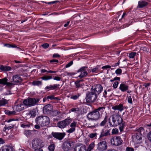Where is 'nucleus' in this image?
I'll return each mask as SVG.
<instances>
[{
  "label": "nucleus",
  "mask_w": 151,
  "mask_h": 151,
  "mask_svg": "<svg viewBox=\"0 0 151 151\" xmlns=\"http://www.w3.org/2000/svg\"><path fill=\"white\" fill-rule=\"evenodd\" d=\"M104 107H99L88 113L87 117L89 120H97L99 119L105 109Z\"/></svg>",
  "instance_id": "obj_1"
},
{
  "label": "nucleus",
  "mask_w": 151,
  "mask_h": 151,
  "mask_svg": "<svg viewBox=\"0 0 151 151\" xmlns=\"http://www.w3.org/2000/svg\"><path fill=\"white\" fill-rule=\"evenodd\" d=\"M111 117L114 127L119 125L120 131L121 132H122L123 130L124 125L121 116L117 114H115L112 115Z\"/></svg>",
  "instance_id": "obj_2"
},
{
  "label": "nucleus",
  "mask_w": 151,
  "mask_h": 151,
  "mask_svg": "<svg viewBox=\"0 0 151 151\" xmlns=\"http://www.w3.org/2000/svg\"><path fill=\"white\" fill-rule=\"evenodd\" d=\"M37 124L42 127L48 125L50 122L49 118L46 116H40L37 117L35 120Z\"/></svg>",
  "instance_id": "obj_3"
},
{
  "label": "nucleus",
  "mask_w": 151,
  "mask_h": 151,
  "mask_svg": "<svg viewBox=\"0 0 151 151\" xmlns=\"http://www.w3.org/2000/svg\"><path fill=\"white\" fill-rule=\"evenodd\" d=\"M97 97L96 93L91 90V92L87 93L86 99L87 102H93L96 100Z\"/></svg>",
  "instance_id": "obj_4"
},
{
  "label": "nucleus",
  "mask_w": 151,
  "mask_h": 151,
  "mask_svg": "<svg viewBox=\"0 0 151 151\" xmlns=\"http://www.w3.org/2000/svg\"><path fill=\"white\" fill-rule=\"evenodd\" d=\"M39 100L35 98H29L24 100L23 101L24 104L27 107H30L35 105Z\"/></svg>",
  "instance_id": "obj_5"
},
{
  "label": "nucleus",
  "mask_w": 151,
  "mask_h": 151,
  "mask_svg": "<svg viewBox=\"0 0 151 151\" xmlns=\"http://www.w3.org/2000/svg\"><path fill=\"white\" fill-rule=\"evenodd\" d=\"M32 145L33 148L35 150L37 151H43L41 149V142L40 139H35L32 141Z\"/></svg>",
  "instance_id": "obj_6"
},
{
  "label": "nucleus",
  "mask_w": 151,
  "mask_h": 151,
  "mask_svg": "<svg viewBox=\"0 0 151 151\" xmlns=\"http://www.w3.org/2000/svg\"><path fill=\"white\" fill-rule=\"evenodd\" d=\"M107 147V143L105 140L100 141L97 145V149L99 151H106Z\"/></svg>",
  "instance_id": "obj_7"
},
{
  "label": "nucleus",
  "mask_w": 151,
  "mask_h": 151,
  "mask_svg": "<svg viewBox=\"0 0 151 151\" xmlns=\"http://www.w3.org/2000/svg\"><path fill=\"white\" fill-rule=\"evenodd\" d=\"M111 144L115 146H119L121 145L123 140L119 136L114 137L112 138L110 140Z\"/></svg>",
  "instance_id": "obj_8"
},
{
  "label": "nucleus",
  "mask_w": 151,
  "mask_h": 151,
  "mask_svg": "<svg viewBox=\"0 0 151 151\" xmlns=\"http://www.w3.org/2000/svg\"><path fill=\"white\" fill-rule=\"evenodd\" d=\"M71 122V119L67 118L63 121L58 122L57 123V126L60 128H63L68 125Z\"/></svg>",
  "instance_id": "obj_9"
},
{
  "label": "nucleus",
  "mask_w": 151,
  "mask_h": 151,
  "mask_svg": "<svg viewBox=\"0 0 151 151\" xmlns=\"http://www.w3.org/2000/svg\"><path fill=\"white\" fill-rule=\"evenodd\" d=\"M74 142L66 141L64 142L62 145V148L65 151H68L70 150L73 146Z\"/></svg>",
  "instance_id": "obj_10"
},
{
  "label": "nucleus",
  "mask_w": 151,
  "mask_h": 151,
  "mask_svg": "<svg viewBox=\"0 0 151 151\" xmlns=\"http://www.w3.org/2000/svg\"><path fill=\"white\" fill-rule=\"evenodd\" d=\"M87 68L88 67L87 66H83L78 70V73L81 72V74L78 76V77L81 78L86 76L88 75V73L86 71Z\"/></svg>",
  "instance_id": "obj_11"
},
{
  "label": "nucleus",
  "mask_w": 151,
  "mask_h": 151,
  "mask_svg": "<svg viewBox=\"0 0 151 151\" xmlns=\"http://www.w3.org/2000/svg\"><path fill=\"white\" fill-rule=\"evenodd\" d=\"M103 90V87L99 84L95 85L93 86L91 88V90L98 95L101 93Z\"/></svg>",
  "instance_id": "obj_12"
},
{
  "label": "nucleus",
  "mask_w": 151,
  "mask_h": 151,
  "mask_svg": "<svg viewBox=\"0 0 151 151\" xmlns=\"http://www.w3.org/2000/svg\"><path fill=\"white\" fill-rule=\"evenodd\" d=\"M52 135L55 138L58 140H61L65 137L66 135V134L65 132H52Z\"/></svg>",
  "instance_id": "obj_13"
},
{
  "label": "nucleus",
  "mask_w": 151,
  "mask_h": 151,
  "mask_svg": "<svg viewBox=\"0 0 151 151\" xmlns=\"http://www.w3.org/2000/svg\"><path fill=\"white\" fill-rule=\"evenodd\" d=\"M142 135L140 134H136L133 136V141L136 144H139L142 142Z\"/></svg>",
  "instance_id": "obj_14"
},
{
  "label": "nucleus",
  "mask_w": 151,
  "mask_h": 151,
  "mask_svg": "<svg viewBox=\"0 0 151 151\" xmlns=\"http://www.w3.org/2000/svg\"><path fill=\"white\" fill-rule=\"evenodd\" d=\"M77 126V122L75 121H73L70 125V128L66 130V132L69 133H71L74 132Z\"/></svg>",
  "instance_id": "obj_15"
},
{
  "label": "nucleus",
  "mask_w": 151,
  "mask_h": 151,
  "mask_svg": "<svg viewBox=\"0 0 151 151\" xmlns=\"http://www.w3.org/2000/svg\"><path fill=\"white\" fill-rule=\"evenodd\" d=\"M52 110V106L50 104H49L44 107L43 112L44 114H48L51 113Z\"/></svg>",
  "instance_id": "obj_16"
},
{
  "label": "nucleus",
  "mask_w": 151,
  "mask_h": 151,
  "mask_svg": "<svg viewBox=\"0 0 151 151\" xmlns=\"http://www.w3.org/2000/svg\"><path fill=\"white\" fill-rule=\"evenodd\" d=\"M12 82L15 83L20 82L22 81V78L18 75H15L13 76L12 79Z\"/></svg>",
  "instance_id": "obj_17"
},
{
  "label": "nucleus",
  "mask_w": 151,
  "mask_h": 151,
  "mask_svg": "<svg viewBox=\"0 0 151 151\" xmlns=\"http://www.w3.org/2000/svg\"><path fill=\"white\" fill-rule=\"evenodd\" d=\"M86 147L84 145H79L73 148V151H86Z\"/></svg>",
  "instance_id": "obj_18"
},
{
  "label": "nucleus",
  "mask_w": 151,
  "mask_h": 151,
  "mask_svg": "<svg viewBox=\"0 0 151 151\" xmlns=\"http://www.w3.org/2000/svg\"><path fill=\"white\" fill-rule=\"evenodd\" d=\"M111 129L108 130H105L103 129L101 132V134L100 137H103L107 136L110 134V131Z\"/></svg>",
  "instance_id": "obj_19"
},
{
  "label": "nucleus",
  "mask_w": 151,
  "mask_h": 151,
  "mask_svg": "<svg viewBox=\"0 0 151 151\" xmlns=\"http://www.w3.org/2000/svg\"><path fill=\"white\" fill-rule=\"evenodd\" d=\"M59 86V84H54L53 85H50L47 86L45 88V89L47 91H48L50 90L55 89L56 88Z\"/></svg>",
  "instance_id": "obj_20"
},
{
  "label": "nucleus",
  "mask_w": 151,
  "mask_h": 151,
  "mask_svg": "<svg viewBox=\"0 0 151 151\" xmlns=\"http://www.w3.org/2000/svg\"><path fill=\"white\" fill-rule=\"evenodd\" d=\"M91 72L92 73L94 74L98 73H101L102 71L101 70L100 66L97 65L91 69Z\"/></svg>",
  "instance_id": "obj_21"
},
{
  "label": "nucleus",
  "mask_w": 151,
  "mask_h": 151,
  "mask_svg": "<svg viewBox=\"0 0 151 151\" xmlns=\"http://www.w3.org/2000/svg\"><path fill=\"white\" fill-rule=\"evenodd\" d=\"M119 89L122 92L127 91L128 89V86L124 83H122L120 84Z\"/></svg>",
  "instance_id": "obj_22"
},
{
  "label": "nucleus",
  "mask_w": 151,
  "mask_h": 151,
  "mask_svg": "<svg viewBox=\"0 0 151 151\" xmlns=\"http://www.w3.org/2000/svg\"><path fill=\"white\" fill-rule=\"evenodd\" d=\"M148 4V3L145 0H140L138 1V7L142 8L146 6Z\"/></svg>",
  "instance_id": "obj_23"
},
{
  "label": "nucleus",
  "mask_w": 151,
  "mask_h": 151,
  "mask_svg": "<svg viewBox=\"0 0 151 151\" xmlns=\"http://www.w3.org/2000/svg\"><path fill=\"white\" fill-rule=\"evenodd\" d=\"M24 105L22 104H18L14 107L15 111L18 112L23 110L24 109Z\"/></svg>",
  "instance_id": "obj_24"
},
{
  "label": "nucleus",
  "mask_w": 151,
  "mask_h": 151,
  "mask_svg": "<svg viewBox=\"0 0 151 151\" xmlns=\"http://www.w3.org/2000/svg\"><path fill=\"white\" fill-rule=\"evenodd\" d=\"M112 109L114 110H118L122 111L123 110V106L122 104H120L119 105L112 106Z\"/></svg>",
  "instance_id": "obj_25"
},
{
  "label": "nucleus",
  "mask_w": 151,
  "mask_h": 151,
  "mask_svg": "<svg viewBox=\"0 0 151 151\" xmlns=\"http://www.w3.org/2000/svg\"><path fill=\"white\" fill-rule=\"evenodd\" d=\"M108 116L107 114L106 115L104 120L102 121L100 124V126H104L106 124L108 119Z\"/></svg>",
  "instance_id": "obj_26"
},
{
  "label": "nucleus",
  "mask_w": 151,
  "mask_h": 151,
  "mask_svg": "<svg viewBox=\"0 0 151 151\" xmlns=\"http://www.w3.org/2000/svg\"><path fill=\"white\" fill-rule=\"evenodd\" d=\"M0 69L2 70L9 71L11 70V68L9 66L0 65Z\"/></svg>",
  "instance_id": "obj_27"
},
{
  "label": "nucleus",
  "mask_w": 151,
  "mask_h": 151,
  "mask_svg": "<svg viewBox=\"0 0 151 151\" xmlns=\"http://www.w3.org/2000/svg\"><path fill=\"white\" fill-rule=\"evenodd\" d=\"M4 112L8 116H11L15 114L16 112L15 111H10L8 110H6Z\"/></svg>",
  "instance_id": "obj_28"
},
{
  "label": "nucleus",
  "mask_w": 151,
  "mask_h": 151,
  "mask_svg": "<svg viewBox=\"0 0 151 151\" xmlns=\"http://www.w3.org/2000/svg\"><path fill=\"white\" fill-rule=\"evenodd\" d=\"M32 84L34 86H39L42 85V82L39 81H34L32 82Z\"/></svg>",
  "instance_id": "obj_29"
},
{
  "label": "nucleus",
  "mask_w": 151,
  "mask_h": 151,
  "mask_svg": "<svg viewBox=\"0 0 151 151\" xmlns=\"http://www.w3.org/2000/svg\"><path fill=\"white\" fill-rule=\"evenodd\" d=\"M8 81V79L6 78L0 79V84L3 85H6V83Z\"/></svg>",
  "instance_id": "obj_30"
},
{
  "label": "nucleus",
  "mask_w": 151,
  "mask_h": 151,
  "mask_svg": "<svg viewBox=\"0 0 151 151\" xmlns=\"http://www.w3.org/2000/svg\"><path fill=\"white\" fill-rule=\"evenodd\" d=\"M40 78L43 80L47 81L52 78V76H45Z\"/></svg>",
  "instance_id": "obj_31"
},
{
  "label": "nucleus",
  "mask_w": 151,
  "mask_h": 151,
  "mask_svg": "<svg viewBox=\"0 0 151 151\" xmlns=\"http://www.w3.org/2000/svg\"><path fill=\"white\" fill-rule=\"evenodd\" d=\"M29 114L32 117H34L36 116V113L35 109H33L29 111Z\"/></svg>",
  "instance_id": "obj_32"
},
{
  "label": "nucleus",
  "mask_w": 151,
  "mask_h": 151,
  "mask_svg": "<svg viewBox=\"0 0 151 151\" xmlns=\"http://www.w3.org/2000/svg\"><path fill=\"white\" fill-rule=\"evenodd\" d=\"M96 127V125L93 122H91L88 124V126H87L88 128L91 129H93Z\"/></svg>",
  "instance_id": "obj_33"
},
{
  "label": "nucleus",
  "mask_w": 151,
  "mask_h": 151,
  "mask_svg": "<svg viewBox=\"0 0 151 151\" xmlns=\"http://www.w3.org/2000/svg\"><path fill=\"white\" fill-rule=\"evenodd\" d=\"M47 99H50V100H59V99L58 97H55L53 95H51L48 96L47 97Z\"/></svg>",
  "instance_id": "obj_34"
},
{
  "label": "nucleus",
  "mask_w": 151,
  "mask_h": 151,
  "mask_svg": "<svg viewBox=\"0 0 151 151\" xmlns=\"http://www.w3.org/2000/svg\"><path fill=\"white\" fill-rule=\"evenodd\" d=\"M97 133H92L88 135L89 137L91 139L94 138L96 139L97 137Z\"/></svg>",
  "instance_id": "obj_35"
},
{
  "label": "nucleus",
  "mask_w": 151,
  "mask_h": 151,
  "mask_svg": "<svg viewBox=\"0 0 151 151\" xmlns=\"http://www.w3.org/2000/svg\"><path fill=\"white\" fill-rule=\"evenodd\" d=\"M119 133L118 129L117 128L113 129L112 130L111 134L113 135L118 134Z\"/></svg>",
  "instance_id": "obj_36"
},
{
  "label": "nucleus",
  "mask_w": 151,
  "mask_h": 151,
  "mask_svg": "<svg viewBox=\"0 0 151 151\" xmlns=\"http://www.w3.org/2000/svg\"><path fill=\"white\" fill-rule=\"evenodd\" d=\"M48 149L50 151H54L55 149V145L53 144L50 145L49 146Z\"/></svg>",
  "instance_id": "obj_37"
},
{
  "label": "nucleus",
  "mask_w": 151,
  "mask_h": 151,
  "mask_svg": "<svg viewBox=\"0 0 151 151\" xmlns=\"http://www.w3.org/2000/svg\"><path fill=\"white\" fill-rule=\"evenodd\" d=\"M95 146V144L94 143V142H92L89 145L88 149L91 150L93 149Z\"/></svg>",
  "instance_id": "obj_38"
},
{
  "label": "nucleus",
  "mask_w": 151,
  "mask_h": 151,
  "mask_svg": "<svg viewBox=\"0 0 151 151\" xmlns=\"http://www.w3.org/2000/svg\"><path fill=\"white\" fill-rule=\"evenodd\" d=\"M3 151H14L12 148L11 147H6L3 150Z\"/></svg>",
  "instance_id": "obj_39"
},
{
  "label": "nucleus",
  "mask_w": 151,
  "mask_h": 151,
  "mask_svg": "<svg viewBox=\"0 0 151 151\" xmlns=\"http://www.w3.org/2000/svg\"><path fill=\"white\" fill-rule=\"evenodd\" d=\"M136 52H131L129 53V57L130 58H133L136 55Z\"/></svg>",
  "instance_id": "obj_40"
},
{
  "label": "nucleus",
  "mask_w": 151,
  "mask_h": 151,
  "mask_svg": "<svg viewBox=\"0 0 151 151\" xmlns=\"http://www.w3.org/2000/svg\"><path fill=\"white\" fill-rule=\"evenodd\" d=\"M115 73L117 75H121L122 72V70L120 68H118L115 70Z\"/></svg>",
  "instance_id": "obj_41"
},
{
  "label": "nucleus",
  "mask_w": 151,
  "mask_h": 151,
  "mask_svg": "<svg viewBox=\"0 0 151 151\" xmlns=\"http://www.w3.org/2000/svg\"><path fill=\"white\" fill-rule=\"evenodd\" d=\"M6 102L4 100H1L0 98V106L5 105Z\"/></svg>",
  "instance_id": "obj_42"
},
{
  "label": "nucleus",
  "mask_w": 151,
  "mask_h": 151,
  "mask_svg": "<svg viewBox=\"0 0 151 151\" xmlns=\"http://www.w3.org/2000/svg\"><path fill=\"white\" fill-rule=\"evenodd\" d=\"M80 95V94L78 93L77 95H74L71 96V98L74 100H76L78 99Z\"/></svg>",
  "instance_id": "obj_43"
},
{
  "label": "nucleus",
  "mask_w": 151,
  "mask_h": 151,
  "mask_svg": "<svg viewBox=\"0 0 151 151\" xmlns=\"http://www.w3.org/2000/svg\"><path fill=\"white\" fill-rule=\"evenodd\" d=\"M79 108H72L69 111V112H76L78 111H79Z\"/></svg>",
  "instance_id": "obj_44"
},
{
  "label": "nucleus",
  "mask_w": 151,
  "mask_h": 151,
  "mask_svg": "<svg viewBox=\"0 0 151 151\" xmlns=\"http://www.w3.org/2000/svg\"><path fill=\"white\" fill-rule=\"evenodd\" d=\"M144 129L142 127H141L137 129V131L138 133H137V134H140L142 135L141 133L142 132H144Z\"/></svg>",
  "instance_id": "obj_45"
},
{
  "label": "nucleus",
  "mask_w": 151,
  "mask_h": 151,
  "mask_svg": "<svg viewBox=\"0 0 151 151\" xmlns=\"http://www.w3.org/2000/svg\"><path fill=\"white\" fill-rule=\"evenodd\" d=\"M80 81H77L75 82V84L76 86V87L78 88L81 86L80 82Z\"/></svg>",
  "instance_id": "obj_46"
},
{
  "label": "nucleus",
  "mask_w": 151,
  "mask_h": 151,
  "mask_svg": "<svg viewBox=\"0 0 151 151\" xmlns=\"http://www.w3.org/2000/svg\"><path fill=\"white\" fill-rule=\"evenodd\" d=\"M119 82L118 81H115L113 84V87L114 89L116 88L118 85Z\"/></svg>",
  "instance_id": "obj_47"
},
{
  "label": "nucleus",
  "mask_w": 151,
  "mask_h": 151,
  "mask_svg": "<svg viewBox=\"0 0 151 151\" xmlns=\"http://www.w3.org/2000/svg\"><path fill=\"white\" fill-rule=\"evenodd\" d=\"M127 101L130 104H132V99L131 96H128L127 97Z\"/></svg>",
  "instance_id": "obj_48"
},
{
  "label": "nucleus",
  "mask_w": 151,
  "mask_h": 151,
  "mask_svg": "<svg viewBox=\"0 0 151 151\" xmlns=\"http://www.w3.org/2000/svg\"><path fill=\"white\" fill-rule=\"evenodd\" d=\"M42 47L44 49L47 48L49 46V45L47 43H45L42 45Z\"/></svg>",
  "instance_id": "obj_49"
},
{
  "label": "nucleus",
  "mask_w": 151,
  "mask_h": 151,
  "mask_svg": "<svg viewBox=\"0 0 151 151\" xmlns=\"http://www.w3.org/2000/svg\"><path fill=\"white\" fill-rule=\"evenodd\" d=\"M73 61H71L69 63H68L65 66V68H68L71 65H72L73 64Z\"/></svg>",
  "instance_id": "obj_50"
},
{
  "label": "nucleus",
  "mask_w": 151,
  "mask_h": 151,
  "mask_svg": "<svg viewBox=\"0 0 151 151\" xmlns=\"http://www.w3.org/2000/svg\"><path fill=\"white\" fill-rule=\"evenodd\" d=\"M126 151H134V149L132 147H127L126 148Z\"/></svg>",
  "instance_id": "obj_51"
},
{
  "label": "nucleus",
  "mask_w": 151,
  "mask_h": 151,
  "mask_svg": "<svg viewBox=\"0 0 151 151\" xmlns=\"http://www.w3.org/2000/svg\"><path fill=\"white\" fill-rule=\"evenodd\" d=\"M19 120V119H8L7 120V122L9 123L12 121H18Z\"/></svg>",
  "instance_id": "obj_52"
},
{
  "label": "nucleus",
  "mask_w": 151,
  "mask_h": 151,
  "mask_svg": "<svg viewBox=\"0 0 151 151\" xmlns=\"http://www.w3.org/2000/svg\"><path fill=\"white\" fill-rule=\"evenodd\" d=\"M21 127L23 128H26L27 127H29L30 126V125L28 124H21Z\"/></svg>",
  "instance_id": "obj_53"
},
{
  "label": "nucleus",
  "mask_w": 151,
  "mask_h": 151,
  "mask_svg": "<svg viewBox=\"0 0 151 151\" xmlns=\"http://www.w3.org/2000/svg\"><path fill=\"white\" fill-rule=\"evenodd\" d=\"M6 127H7L8 130L9 129L12 128L14 127V125H12V124H9V125H8L7 126H6Z\"/></svg>",
  "instance_id": "obj_54"
},
{
  "label": "nucleus",
  "mask_w": 151,
  "mask_h": 151,
  "mask_svg": "<svg viewBox=\"0 0 151 151\" xmlns=\"http://www.w3.org/2000/svg\"><path fill=\"white\" fill-rule=\"evenodd\" d=\"M52 57L53 58H59L60 57V55L58 54L55 53L53 55Z\"/></svg>",
  "instance_id": "obj_55"
},
{
  "label": "nucleus",
  "mask_w": 151,
  "mask_h": 151,
  "mask_svg": "<svg viewBox=\"0 0 151 151\" xmlns=\"http://www.w3.org/2000/svg\"><path fill=\"white\" fill-rule=\"evenodd\" d=\"M61 78L58 76H55L53 78L54 80L57 81H60L61 80Z\"/></svg>",
  "instance_id": "obj_56"
},
{
  "label": "nucleus",
  "mask_w": 151,
  "mask_h": 151,
  "mask_svg": "<svg viewBox=\"0 0 151 151\" xmlns=\"http://www.w3.org/2000/svg\"><path fill=\"white\" fill-rule=\"evenodd\" d=\"M111 67V66L109 65H106L103 66V67H102V69L109 68H110Z\"/></svg>",
  "instance_id": "obj_57"
},
{
  "label": "nucleus",
  "mask_w": 151,
  "mask_h": 151,
  "mask_svg": "<svg viewBox=\"0 0 151 151\" xmlns=\"http://www.w3.org/2000/svg\"><path fill=\"white\" fill-rule=\"evenodd\" d=\"M58 62L59 61L58 60L55 59H53L50 61V63H58Z\"/></svg>",
  "instance_id": "obj_58"
},
{
  "label": "nucleus",
  "mask_w": 151,
  "mask_h": 151,
  "mask_svg": "<svg viewBox=\"0 0 151 151\" xmlns=\"http://www.w3.org/2000/svg\"><path fill=\"white\" fill-rule=\"evenodd\" d=\"M148 139L151 141V131L148 134Z\"/></svg>",
  "instance_id": "obj_59"
},
{
  "label": "nucleus",
  "mask_w": 151,
  "mask_h": 151,
  "mask_svg": "<svg viewBox=\"0 0 151 151\" xmlns=\"http://www.w3.org/2000/svg\"><path fill=\"white\" fill-rule=\"evenodd\" d=\"M120 64V62L119 61L117 63H116L114 64L113 65H112L111 66L114 67H116L117 66L119 65Z\"/></svg>",
  "instance_id": "obj_60"
},
{
  "label": "nucleus",
  "mask_w": 151,
  "mask_h": 151,
  "mask_svg": "<svg viewBox=\"0 0 151 151\" xmlns=\"http://www.w3.org/2000/svg\"><path fill=\"white\" fill-rule=\"evenodd\" d=\"M64 76H71V73H68V72H65L64 73Z\"/></svg>",
  "instance_id": "obj_61"
},
{
  "label": "nucleus",
  "mask_w": 151,
  "mask_h": 151,
  "mask_svg": "<svg viewBox=\"0 0 151 151\" xmlns=\"http://www.w3.org/2000/svg\"><path fill=\"white\" fill-rule=\"evenodd\" d=\"M109 126L110 127H113L114 126V124L113 123V124H112L111 122V121L109 120Z\"/></svg>",
  "instance_id": "obj_62"
},
{
  "label": "nucleus",
  "mask_w": 151,
  "mask_h": 151,
  "mask_svg": "<svg viewBox=\"0 0 151 151\" xmlns=\"http://www.w3.org/2000/svg\"><path fill=\"white\" fill-rule=\"evenodd\" d=\"M41 73H45V72H47H47L48 71L46 70L45 69H42L41 70Z\"/></svg>",
  "instance_id": "obj_63"
},
{
  "label": "nucleus",
  "mask_w": 151,
  "mask_h": 151,
  "mask_svg": "<svg viewBox=\"0 0 151 151\" xmlns=\"http://www.w3.org/2000/svg\"><path fill=\"white\" fill-rule=\"evenodd\" d=\"M70 22V21H67V22H66V23H65V24L64 25V27H67L68 25L69 24Z\"/></svg>",
  "instance_id": "obj_64"
}]
</instances>
